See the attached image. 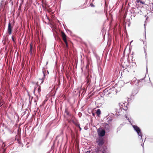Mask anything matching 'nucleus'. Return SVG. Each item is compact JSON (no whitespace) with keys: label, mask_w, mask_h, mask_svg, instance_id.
<instances>
[{"label":"nucleus","mask_w":153,"mask_h":153,"mask_svg":"<svg viewBox=\"0 0 153 153\" xmlns=\"http://www.w3.org/2000/svg\"><path fill=\"white\" fill-rule=\"evenodd\" d=\"M143 79H141L140 80H137L136 78H134L131 81V84L132 85L138 86L139 85V83L140 82V81L142 80Z\"/></svg>","instance_id":"7ed1b4c3"},{"label":"nucleus","mask_w":153,"mask_h":153,"mask_svg":"<svg viewBox=\"0 0 153 153\" xmlns=\"http://www.w3.org/2000/svg\"><path fill=\"white\" fill-rule=\"evenodd\" d=\"M137 1V3L140 2L142 4H144L145 3L143 1Z\"/></svg>","instance_id":"6ab92c4d"},{"label":"nucleus","mask_w":153,"mask_h":153,"mask_svg":"<svg viewBox=\"0 0 153 153\" xmlns=\"http://www.w3.org/2000/svg\"><path fill=\"white\" fill-rule=\"evenodd\" d=\"M2 4V1L1 2V4Z\"/></svg>","instance_id":"473e14b6"},{"label":"nucleus","mask_w":153,"mask_h":153,"mask_svg":"<svg viewBox=\"0 0 153 153\" xmlns=\"http://www.w3.org/2000/svg\"><path fill=\"white\" fill-rule=\"evenodd\" d=\"M23 1H22V2L20 4V5H21V4H22L23 3Z\"/></svg>","instance_id":"c85d7f7f"},{"label":"nucleus","mask_w":153,"mask_h":153,"mask_svg":"<svg viewBox=\"0 0 153 153\" xmlns=\"http://www.w3.org/2000/svg\"><path fill=\"white\" fill-rule=\"evenodd\" d=\"M27 111H28V114L29 112H28V111H27V110L26 109L24 112V114L23 115L25 114H26L27 113Z\"/></svg>","instance_id":"412c9836"},{"label":"nucleus","mask_w":153,"mask_h":153,"mask_svg":"<svg viewBox=\"0 0 153 153\" xmlns=\"http://www.w3.org/2000/svg\"><path fill=\"white\" fill-rule=\"evenodd\" d=\"M42 3H44L45 1L42 0Z\"/></svg>","instance_id":"bb28decb"},{"label":"nucleus","mask_w":153,"mask_h":153,"mask_svg":"<svg viewBox=\"0 0 153 153\" xmlns=\"http://www.w3.org/2000/svg\"><path fill=\"white\" fill-rule=\"evenodd\" d=\"M146 71H147V66H146Z\"/></svg>","instance_id":"2f4dec72"},{"label":"nucleus","mask_w":153,"mask_h":153,"mask_svg":"<svg viewBox=\"0 0 153 153\" xmlns=\"http://www.w3.org/2000/svg\"><path fill=\"white\" fill-rule=\"evenodd\" d=\"M129 65L130 66H131V68H131L133 67H135L136 64L135 62L131 61L130 62H129Z\"/></svg>","instance_id":"9b49d317"},{"label":"nucleus","mask_w":153,"mask_h":153,"mask_svg":"<svg viewBox=\"0 0 153 153\" xmlns=\"http://www.w3.org/2000/svg\"><path fill=\"white\" fill-rule=\"evenodd\" d=\"M123 69L124 70V72L126 73L128 72V69H127V68H123Z\"/></svg>","instance_id":"a211bd4d"},{"label":"nucleus","mask_w":153,"mask_h":153,"mask_svg":"<svg viewBox=\"0 0 153 153\" xmlns=\"http://www.w3.org/2000/svg\"><path fill=\"white\" fill-rule=\"evenodd\" d=\"M89 6H91V7H95L94 5L92 3H91L90 4Z\"/></svg>","instance_id":"f3484780"},{"label":"nucleus","mask_w":153,"mask_h":153,"mask_svg":"<svg viewBox=\"0 0 153 153\" xmlns=\"http://www.w3.org/2000/svg\"><path fill=\"white\" fill-rule=\"evenodd\" d=\"M145 56L146 57L147 56V53H146V51H145Z\"/></svg>","instance_id":"5701e85b"},{"label":"nucleus","mask_w":153,"mask_h":153,"mask_svg":"<svg viewBox=\"0 0 153 153\" xmlns=\"http://www.w3.org/2000/svg\"><path fill=\"white\" fill-rule=\"evenodd\" d=\"M132 125L134 130L137 132L139 136H140L141 137H142L143 136L142 133L141 132V131L140 128L138 127L137 126L133 125L132 124H131Z\"/></svg>","instance_id":"f03ea898"},{"label":"nucleus","mask_w":153,"mask_h":153,"mask_svg":"<svg viewBox=\"0 0 153 153\" xmlns=\"http://www.w3.org/2000/svg\"><path fill=\"white\" fill-rule=\"evenodd\" d=\"M133 40H132V41H131L130 42V45L131 44V43L133 42Z\"/></svg>","instance_id":"c756f323"},{"label":"nucleus","mask_w":153,"mask_h":153,"mask_svg":"<svg viewBox=\"0 0 153 153\" xmlns=\"http://www.w3.org/2000/svg\"><path fill=\"white\" fill-rule=\"evenodd\" d=\"M87 83V84H89L91 80L90 79L87 78L86 79Z\"/></svg>","instance_id":"2eb2a0df"},{"label":"nucleus","mask_w":153,"mask_h":153,"mask_svg":"<svg viewBox=\"0 0 153 153\" xmlns=\"http://www.w3.org/2000/svg\"><path fill=\"white\" fill-rule=\"evenodd\" d=\"M42 72L43 74V77H42V79H39L38 81L36 83V84L37 85H39V84L40 85L42 84L43 82V79L45 78V73H44V71H43Z\"/></svg>","instance_id":"39448f33"},{"label":"nucleus","mask_w":153,"mask_h":153,"mask_svg":"<svg viewBox=\"0 0 153 153\" xmlns=\"http://www.w3.org/2000/svg\"><path fill=\"white\" fill-rule=\"evenodd\" d=\"M12 39L13 42H15V40L14 39V37L13 36L12 37Z\"/></svg>","instance_id":"4be33fe9"},{"label":"nucleus","mask_w":153,"mask_h":153,"mask_svg":"<svg viewBox=\"0 0 153 153\" xmlns=\"http://www.w3.org/2000/svg\"><path fill=\"white\" fill-rule=\"evenodd\" d=\"M108 124H106V125H105V127H106V126L108 127Z\"/></svg>","instance_id":"393cba45"},{"label":"nucleus","mask_w":153,"mask_h":153,"mask_svg":"<svg viewBox=\"0 0 153 153\" xmlns=\"http://www.w3.org/2000/svg\"><path fill=\"white\" fill-rule=\"evenodd\" d=\"M146 16H145V17H146Z\"/></svg>","instance_id":"4c0bfd02"},{"label":"nucleus","mask_w":153,"mask_h":153,"mask_svg":"<svg viewBox=\"0 0 153 153\" xmlns=\"http://www.w3.org/2000/svg\"><path fill=\"white\" fill-rule=\"evenodd\" d=\"M102 153H104V152H102Z\"/></svg>","instance_id":"a19ab883"},{"label":"nucleus","mask_w":153,"mask_h":153,"mask_svg":"<svg viewBox=\"0 0 153 153\" xmlns=\"http://www.w3.org/2000/svg\"><path fill=\"white\" fill-rule=\"evenodd\" d=\"M76 126L79 127V128H80V126H79V124H77L76 125Z\"/></svg>","instance_id":"b1692460"},{"label":"nucleus","mask_w":153,"mask_h":153,"mask_svg":"<svg viewBox=\"0 0 153 153\" xmlns=\"http://www.w3.org/2000/svg\"><path fill=\"white\" fill-rule=\"evenodd\" d=\"M96 113L97 114L98 116L100 115L101 114V111L100 109H98L96 111Z\"/></svg>","instance_id":"ddd939ff"},{"label":"nucleus","mask_w":153,"mask_h":153,"mask_svg":"<svg viewBox=\"0 0 153 153\" xmlns=\"http://www.w3.org/2000/svg\"><path fill=\"white\" fill-rule=\"evenodd\" d=\"M141 145L143 146V143Z\"/></svg>","instance_id":"cd10ccee"},{"label":"nucleus","mask_w":153,"mask_h":153,"mask_svg":"<svg viewBox=\"0 0 153 153\" xmlns=\"http://www.w3.org/2000/svg\"><path fill=\"white\" fill-rule=\"evenodd\" d=\"M65 113H66L67 115L69 116H71V114H70L69 112L67 110V109H66L65 110Z\"/></svg>","instance_id":"4468645a"},{"label":"nucleus","mask_w":153,"mask_h":153,"mask_svg":"<svg viewBox=\"0 0 153 153\" xmlns=\"http://www.w3.org/2000/svg\"><path fill=\"white\" fill-rule=\"evenodd\" d=\"M144 25L145 27V24Z\"/></svg>","instance_id":"58836bf2"},{"label":"nucleus","mask_w":153,"mask_h":153,"mask_svg":"<svg viewBox=\"0 0 153 153\" xmlns=\"http://www.w3.org/2000/svg\"><path fill=\"white\" fill-rule=\"evenodd\" d=\"M125 116L126 117V119H127V120H128L129 122L131 123V121L130 120H129V118L127 117V115H125Z\"/></svg>","instance_id":"aec40b11"},{"label":"nucleus","mask_w":153,"mask_h":153,"mask_svg":"<svg viewBox=\"0 0 153 153\" xmlns=\"http://www.w3.org/2000/svg\"><path fill=\"white\" fill-rule=\"evenodd\" d=\"M62 39L65 43L67 47H68V43L66 39V36L65 33L63 32L62 33Z\"/></svg>","instance_id":"0eeeda50"},{"label":"nucleus","mask_w":153,"mask_h":153,"mask_svg":"<svg viewBox=\"0 0 153 153\" xmlns=\"http://www.w3.org/2000/svg\"><path fill=\"white\" fill-rule=\"evenodd\" d=\"M12 29V27L11 26L10 22H9L8 23V28H7L8 32L9 34H11Z\"/></svg>","instance_id":"6e6552de"},{"label":"nucleus","mask_w":153,"mask_h":153,"mask_svg":"<svg viewBox=\"0 0 153 153\" xmlns=\"http://www.w3.org/2000/svg\"><path fill=\"white\" fill-rule=\"evenodd\" d=\"M79 128V129H80V130H81V128L80 127V128Z\"/></svg>","instance_id":"c9c22d12"},{"label":"nucleus","mask_w":153,"mask_h":153,"mask_svg":"<svg viewBox=\"0 0 153 153\" xmlns=\"http://www.w3.org/2000/svg\"><path fill=\"white\" fill-rule=\"evenodd\" d=\"M105 134V131L104 130H102L101 131L98 132V135L100 136L103 137Z\"/></svg>","instance_id":"1a4fd4ad"},{"label":"nucleus","mask_w":153,"mask_h":153,"mask_svg":"<svg viewBox=\"0 0 153 153\" xmlns=\"http://www.w3.org/2000/svg\"><path fill=\"white\" fill-rule=\"evenodd\" d=\"M97 142L99 146H102L103 144L104 143V139L102 137H100Z\"/></svg>","instance_id":"423d86ee"},{"label":"nucleus","mask_w":153,"mask_h":153,"mask_svg":"<svg viewBox=\"0 0 153 153\" xmlns=\"http://www.w3.org/2000/svg\"><path fill=\"white\" fill-rule=\"evenodd\" d=\"M4 143H3V145H2V146H3V145H4L3 146L4 147L5 146V145L4 144Z\"/></svg>","instance_id":"a878e982"},{"label":"nucleus","mask_w":153,"mask_h":153,"mask_svg":"<svg viewBox=\"0 0 153 153\" xmlns=\"http://www.w3.org/2000/svg\"><path fill=\"white\" fill-rule=\"evenodd\" d=\"M32 46L31 45V44H30V52L31 54H32Z\"/></svg>","instance_id":"dca6fc26"},{"label":"nucleus","mask_w":153,"mask_h":153,"mask_svg":"<svg viewBox=\"0 0 153 153\" xmlns=\"http://www.w3.org/2000/svg\"><path fill=\"white\" fill-rule=\"evenodd\" d=\"M142 139V140L143 141V140L142 138V139Z\"/></svg>","instance_id":"ea45409f"},{"label":"nucleus","mask_w":153,"mask_h":153,"mask_svg":"<svg viewBox=\"0 0 153 153\" xmlns=\"http://www.w3.org/2000/svg\"><path fill=\"white\" fill-rule=\"evenodd\" d=\"M122 110V109L120 108L119 110H118V109L116 108L115 109V112H116V114L115 115L116 116H119L120 115V114H119V113L121 112Z\"/></svg>","instance_id":"9d476101"},{"label":"nucleus","mask_w":153,"mask_h":153,"mask_svg":"<svg viewBox=\"0 0 153 153\" xmlns=\"http://www.w3.org/2000/svg\"><path fill=\"white\" fill-rule=\"evenodd\" d=\"M89 62L87 64V65H89Z\"/></svg>","instance_id":"72a5a7b5"},{"label":"nucleus","mask_w":153,"mask_h":153,"mask_svg":"<svg viewBox=\"0 0 153 153\" xmlns=\"http://www.w3.org/2000/svg\"><path fill=\"white\" fill-rule=\"evenodd\" d=\"M121 61L122 66L123 68H131V66L129 65V61L128 58L127 60H122Z\"/></svg>","instance_id":"f257e3e1"},{"label":"nucleus","mask_w":153,"mask_h":153,"mask_svg":"<svg viewBox=\"0 0 153 153\" xmlns=\"http://www.w3.org/2000/svg\"><path fill=\"white\" fill-rule=\"evenodd\" d=\"M127 104V103H126ZM119 108L122 109V108L124 110H126L127 109V107L126 105V102L123 103V102L120 103L119 104Z\"/></svg>","instance_id":"20e7f679"},{"label":"nucleus","mask_w":153,"mask_h":153,"mask_svg":"<svg viewBox=\"0 0 153 153\" xmlns=\"http://www.w3.org/2000/svg\"><path fill=\"white\" fill-rule=\"evenodd\" d=\"M105 4L106 3V1H105Z\"/></svg>","instance_id":"f704fd0d"},{"label":"nucleus","mask_w":153,"mask_h":153,"mask_svg":"<svg viewBox=\"0 0 153 153\" xmlns=\"http://www.w3.org/2000/svg\"><path fill=\"white\" fill-rule=\"evenodd\" d=\"M92 114H93V116H94V113H93Z\"/></svg>","instance_id":"7c9ffc66"},{"label":"nucleus","mask_w":153,"mask_h":153,"mask_svg":"<svg viewBox=\"0 0 153 153\" xmlns=\"http://www.w3.org/2000/svg\"><path fill=\"white\" fill-rule=\"evenodd\" d=\"M37 91L38 94H40V91H41V89H40V86H39L38 87V88H37V89L36 88H34V92L35 91Z\"/></svg>","instance_id":"f8f14e48"},{"label":"nucleus","mask_w":153,"mask_h":153,"mask_svg":"<svg viewBox=\"0 0 153 153\" xmlns=\"http://www.w3.org/2000/svg\"><path fill=\"white\" fill-rule=\"evenodd\" d=\"M133 56H132V59H133Z\"/></svg>","instance_id":"e433bc0d"}]
</instances>
